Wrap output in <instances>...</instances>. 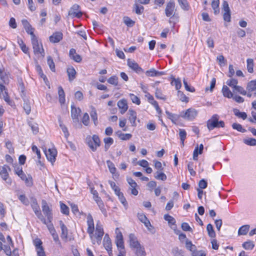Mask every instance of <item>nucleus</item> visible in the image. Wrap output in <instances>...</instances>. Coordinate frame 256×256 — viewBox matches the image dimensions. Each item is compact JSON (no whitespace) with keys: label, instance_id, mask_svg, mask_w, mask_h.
Wrapping results in <instances>:
<instances>
[{"label":"nucleus","instance_id":"1","mask_svg":"<svg viewBox=\"0 0 256 256\" xmlns=\"http://www.w3.org/2000/svg\"><path fill=\"white\" fill-rule=\"evenodd\" d=\"M128 243L130 248L135 250L138 256H141L145 254L144 248L140 244L138 238L134 234H129Z\"/></svg>","mask_w":256,"mask_h":256},{"label":"nucleus","instance_id":"2","mask_svg":"<svg viewBox=\"0 0 256 256\" xmlns=\"http://www.w3.org/2000/svg\"><path fill=\"white\" fill-rule=\"evenodd\" d=\"M176 8L175 2L174 0H170L166 5L165 9V14L166 16L170 17L176 19V22L174 24H176L178 21V16L176 14Z\"/></svg>","mask_w":256,"mask_h":256},{"label":"nucleus","instance_id":"3","mask_svg":"<svg viewBox=\"0 0 256 256\" xmlns=\"http://www.w3.org/2000/svg\"><path fill=\"white\" fill-rule=\"evenodd\" d=\"M31 206L37 217L45 224H47L46 222L41 213L40 206L38 204L37 200L35 198H30Z\"/></svg>","mask_w":256,"mask_h":256},{"label":"nucleus","instance_id":"4","mask_svg":"<svg viewBox=\"0 0 256 256\" xmlns=\"http://www.w3.org/2000/svg\"><path fill=\"white\" fill-rule=\"evenodd\" d=\"M86 142L90 149L94 152L97 148L100 146V140L97 135H93L92 136H88L86 138Z\"/></svg>","mask_w":256,"mask_h":256},{"label":"nucleus","instance_id":"5","mask_svg":"<svg viewBox=\"0 0 256 256\" xmlns=\"http://www.w3.org/2000/svg\"><path fill=\"white\" fill-rule=\"evenodd\" d=\"M31 40L34 54H41L42 57H44V52L42 46V44L38 42L36 36L31 38Z\"/></svg>","mask_w":256,"mask_h":256},{"label":"nucleus","instance_id":"6","mask_svg":"<svg viewBox=\"0 0 256 256\" xmlns=\"http://www.w3.org/2000/svg\"><path fill=\"white\" fill-rule=\"evenodd\" d=\"M87 224L88 226L87 232L89 234L90 239L93 244H95L94 240H93L94 231V220L92 215L89 214L87 216Z\"/></svg>","mask_w":256,"mask_h":256},{"label":"nucleus","instance_id":"7","mask_svg":"<svg viewBox=\"0 0 256 256\" xmlns=\"http://www.w3.org/2000/svg\"><path fill=\"white\" fill-rule=\"evenodd\" d=\"M248 97L256 98V79L248 82L246 85Z\"/></svg>","mask_w":256,"mask_h":256},{"label":"nucleus","instance_id":"8","mask_svg":"<svg viewBox=\"0 0 256 256\" xmlns=\"http://www.w3.org/2000/svg\"><path fill=\"white\" fill-rule=\"evenodd\" d=\"M198 112L194 108H188L186 112H182L180 116L185 119L188 120H194L197 116Z\"/></svg>","mask_w":256,"mask_h":256},{"label":"nucleus","instance_id":"9","mask_svg":"<svg viewBox=\"0 0 256 256\" xmlns=\"http://www.w3.org/2000/svg\"><path fill=\"white\" fill-rule=\"evenodd\" d=\"M42 208L44 214L47 217L49 222H50L52 218V210L50 208L47 202L44 200H42Z\"/></svg>","mask_w":256,"mask_h":256},{"label":"nucleus","instance_id":"10","mask_svg":"<svg viewBox=\"0 0 256 256\" xmlns=\"http://www.w3.org/2000/svg\"><path fill=\"white\" fill-rule=\"evenodd\" d=\"M116 244L118 248V250H124L123 236L122 232L120 231L118 228H116Z\"/></svg>","mask_w":256,"mask_h":256},{"label":"nucleus","instance_id":"11","mask_svg":"<svg viewBox=\"0 0 256 256\" xmlns=\"http://www.w3.org/2000/svg\"><path fill=\"white\" fill-rule=\"evenodd\" d=\"M79 5L77 4H74L68 11V16L72 18H80L82 15V13L80 11H79Z\"/></svg>","mask_w":256,"mask_h":256},{"label":"nucleus","instance_id":"12","mask_svg":"<svg viewBox=\"0 0 256 256\" xmlns=\"http://www.w3.org/2000/svg\"><path fill=\"white\" fill-rule=\"evenodd\" d=\"M219 116L218 114H214L211 118L208 120L206 126L208 128L211 130L215 128H218V120Z\"/></svg>","mask_w":256,"mask_h":256},{"label":"nucleus","instance_id":"13","mask_svg":"<svg viewBox=\"0 0 256 256\" xmlns=\"http://www.w3.org/2000/svg\"><path fill=\"white\" fill-rule=\"evenodd\" d=\"M8 170H10V167L8 166L4 165L0 170V176L7 184H10L12 180L8 178Z\"/></svg>","mask_w":256,"mask_h":256},{"label":"nucleus","instance_id":"14","mask_svg":"<svg viewBox=\"0 0 256 256\" xmlns=\"http://www.w3.org/2000/svg\"><path fill=\"white\" fill-rule=\"evenodd\" d=\"M44 151L48 160L53 164L56 160V157L57 154L56 150L55 148H49L46 150V148H45L44 150Z\"/></svg>","mask_w":256,"mask_h":256},{"label":"nucleus","instance_id":"15","mask_svg":"<svg viewBox=\"0 0 256 256\" xmlns=\"http://www.w3.org/2000/svg\"><path fill=\"white\" fill-rule=\"evenodd\" d=\"M103 244L106 250L108 251V255L112 256V242L108 234H106L104 236Z\"/></svg>","mask_w":256,"mask_h":256},{"label":"nucleus","instance_id":"16","mask_svg":"<svg viewBox=\"0 0 256 256\" xmlns=\"http://www.w3.org/2000/svg\"><path fill=\"white\" fill-rule=\"evenodd\" d=\"M222 10L224 11V19L225 21L230 22V11L228 4L226 1H224L222 4Z\"/></svg>","mask_w":256,"mask_h":256},{"label":"nucleus","instance_id":"17","mask_svg":"<svg viewBox=\"0 0 256 256\" xmlns=\"http://www.w3.org/2000/svg\"><path fill=\"white\" fill-rule=\"evenodd\" d=\"M128 66L138 74L143 72L142 69L139 66L138 64L134 60H128Z\"/></svg>","mask_w":256,"mask_h":256},{"label":"nucleus","instance_id":"18","mask_svg":"<svg viewBox=\"0 0 256 256\" xmlns=\"http://www.w3.org/2000/svg\"><path fill=\"white\" fill-rule=\"evenodd\" d=\"M22 22L25 28V30L27 33L30 35L31 38L36 36L34 32V28L32 27L31 25L30 24L28 21L26 20H22Z\"/></svg>","mask_w":256,"mask_h":256},{"label":"nucleus","instance_id":"19","mask_svg":"<svg viewBox=\"0 0 256 256\" xmlns=\"http://www.w3.org/2000/svg\"><path fill=\"white\" fill-rule=\"evenodd\" d=\"M118 106L120 110L121 114H124L128 109L127 102L124 99H122L118 102Z\"/></svg>","mask_w":256,"mask_h":256},{"label":"nucleus","instance_id":"20","mask_svg":"<svg viewBox=\"0 0 256 256\" xmlns=\"http://www.w3.org/2000/svg\"><path fill=\"white\" fill-rule=\"evenodd\" d=\"M128 114L129 115L128 120L132 124V126H136V113L135 111L132 110H129L128 112Z\"/></svg>","mask_w":256,"mask_h":256},{"label":"nucleus","instance_id":"21","mask_svg":"<svg viewBox=\"0 0 256 256\" xmlns=\"http://www.w3.org/2000/svg\"><path fill=\"white\" fill-rule=\"evenodd\" d=\"M62 38V34L61 32H56L50 37V40L53 43L59 42Z\"/></svg>","mask_w":256,"mask_h":256},{"label":"nucleus","instance_id":"22","mask_svg":"<svg viewBox=\"0 0 256 256\" xmlns=\"http://www.w3.org/2000/svg\"><path fill=\"white\" fill-rule=\"evenodd\" d=\"M69 56L70 58L77 62H80L82 61L81 56L76 54V50L74 48H71L69 52Z\"/></svg>","mask_w":256,"mask_h":256},{"label":"nucleus","instance_id":"23","mask_svg":"<svg viewBox=\"0 0 256 256\" xmlns=\"http://www.w3.org/2000/svg\"><path fill=\"white\" fill-rule=\"evenodd\" d=\"M203 150L204 146L202 144H200L199 146L198 145L196 146L193 152V159L194 160H198V155L201 154L202 153Z\"/></svg>","mask_w":256,"mask_h":256},{"label":"nucleus","instance_id":"24","mask_svg":"<svg viewBox=\"0 0 256 256\" xmlns=\"http://www.w3.org/2000/svg\"><path fill=\"white\" fill-rule=\"evenodd\" d=\"M138 217L139 220L142 222L147 228H149V226H151L149 220L144 214H138Z\"/></svg>","mask_w":256,"mask_h":256},{"label":"nucleus","instance_id":"25","mask_svg":"<svg viewBox=\"0 0 256 256\" xmlns=\"http://www.w3.org/2000/svg\"><path fill=\"white\" fill-rule=\"evenodd\" d=\"M81 110L80 108H76L74 106H72L71 116L72 118L75 120L76 122H78V116Z\"/></svg>","mask_w":256,"mask_h":256},{"label":"nucleus","instance_id":"26","mask_svg":"<svg viewBox=\"0 0 256 256\" xmlns=\"http://www.w3.org/2000/svg\"><path fill=\"white\" fill-rule=\"evenodd\" d=\"M60 225L62 230L61 238L62 239L66 240L68 238V229L62 220L60 221Z\"/></svg>","mask_w":256,"mask_h":256},{"label":"nucleus","instance_id":"27","mask_svg":"<svg viewBox=\"0 0 256 256\" xmlns=\"http://www.w3.org/2000/svg\"><path fill=\"white\" fill-rule=\"evenodd\" d=\"M222 92L223 96L224 97L228 98H231L233 97V94L230 90V88L228 87L227 86L224 85L222 88Z\"/></svg>","mask_w":256,"mask_h":256},{"label":"nucleus","instance_id":"28","mask_svg":"<svg viewBox=\"0 0 256 256\" xmlns=\"http://www.w3.org/2000/svg\"><path fill=\"white\" fill-rule=\"evenodd\" d=\"M58 94L59 96V102L61 104H64L65 102V94L61 86L58 88Z\"/></svg>","mask_w":256,"mask_h":256},{"label":"nucleus","instance_id":"29","mask_svg":"<svg viewBox=\"0 0 256 256\" xmlns=\"http://www.w3.org/2000/svg\"><path fill=\"white\" fill-rule=\"evenodd\" d=\"M91 108V112H90V115L91 116V118L92 120H93L94 124L95 126H96L98 124V116H97V113L96 108L92 106L90 107Z\"/></svg>","mask_w":256,"mask_h":256},{"label":"nucleus","instance_id":"30","mask_svg":"<svg viewBox=\"0 0 256 256\" xmlns=\"http://www.w3.org/2000/svg\"><path fill=\"white\" fill-rule=\"evenodd\" d=\"M67 73L70 82L76 78V72L73 67L67 69Z\"/></svg>","mask_w":256,"mask_h":256},{"label":"nucleus","instance_id":"31","mask_svg":"<svg viewBox=\"0 0 256 256\" xmlns=\"http://www.w3.org/2000/svg\"><path fill=\"white\" fill-rule=\"evenodd\" d=\"M146 74L148 76H154L162 75L163 74V72L156 71L154 68H151L150 70H147Z\"/></svg>","mask_w":256,"mask_h":256},{"label":"nucleus","instance_id":"32","mask_svg":"<svg viewBox=\"0 0 256 256\" xmlns=\"http://www.w3.org/2000/svg\"><path fill=\"white\" fill-rule=\"evenodd\" d=\"M230 78L226 82V84L234 90L238 86V80L232 77Z\"/></svg>","mask_w":256,"mask_h":256},{"label":"nucleus","instance_id":"33","mask_svg":"<svg viewBox=\"0 0 256 256\" xmlns=\"http://www.w3.org/2000/svg\"><path fill=\"white\" fill-rule=\"evenodd\" d=\"M104 232L102 225L100 224V221H98L96 224V233L95 235H99L103 236Z\"/></svg>","mask_w":256,"mask_h":256},{"label":"nucleus","instance_id":"34","mask_svg":"<svg viewBox=\"0 0 256 256\" xmlns=\"http://www.w3.org/2000/svg\"><path fill=\"white\" fill-rule=\"evenodd\" d=\"M117 136L119 138L123 140H128L132 138V134H123L120 131H118L116 132Z\"/></svg>","mask_w":256,"mask_h":256},{"label":"nucleus","instance_id":"35","mask_svg":"<svg viewBox=\"0 0 256 256\" xmlns=\"http://www.w3.org/2000/svg\"><path fill=\"white\" fill-rule=\"evenodd\" d=\"M233 92H235L240 93V94L244 96H248V91L247 90H244L242 86H237L234 90Z\"/></svg>","mask_w":256,"mask_h":256},{"label":"nucleus","instance_id":"36","mask_svg":"<svg viewBox=\"0 0 256 256\" xmlns=\"http://www.w3.org/2000/svg\"><path fill=\"white\" fill-rule=\"evenodd\" d=\"M247 70L248 72L252 73L254 72V60L252 58H248L246 60Z\"/></svg>","mask_w":256,"mask_h":256},{"label":"nucleus","instance_id":"37","mask_svg":"<svg viewBox=\"0 0 256 256\" xmlns=\"http://www.w3.org/2000/svg\"><path fill=\"white\" fill-rule=\"evenodd\" d=\"M250 229L249 225H244L241 226L238 230V235H246Z\"/></svg>","mask_w":256,"mask_h":256},{"label":"nucleus","instance_id":"38","mask_svg":"<svg viewBox=\"0 0 256 256\" xmlns=\"http://www.w3.org/2000/svg\"><path fill=\"white\" fill-rule=\"evenodd\" d=\"M233 112L236 116L242 118L243 120H245L247 118V114L245 112H240L236 108H234Z\"/></svg>","mask_w":256,"mask_h":256},{"label":"nucleus","instance_id":"39","mask_svg":"<svg viewBox=\"0 0 256 256\" xmlns=\"http://www.w3.org/2000/svg\"><path fill=\"white\" fill-rule=\"evenodd\" d=\"M179 136L180 138V142L182 146H184V141L186 138V130L184 129H180L179 130Z\"/></svg>","mask_w":256,"mask_h":256},{"label":"nucleus","instance_id":"40","mask_svg":"<svg viewBox=\"0 0 256 256\" xmlns=\"http://www.w3.org/2000/svg\"><path fill=\"white\" fill-rule=\"evenodd\" d=\"M24 109L27 114H30L31 112V106L28 100L24 99Z\"/></svg>","mask_w":256,"mask_h":256},{"label":"nucleus","instance_id":"41","mask_svg":"<svg viewBox=\"0 0 256 256\" xmlns=\"http://www.w3.org/2000/svg\"><path fill=\"white\" fill-rule=\"evenodd\" d=\"M155 178L162 180H166L167 178L166 176L162 172H160L158 171L156 172L154 176Z\"/></svg>","mask_w":256,"mask_h":256},{"label":"nucleus","instance_id":"42","mask_svg":"<svg viewBox=\"0 0 256 256\" xmlns=\"http://www.w3.org/2000/svg\"><path fill=\"white\" fill-rule=\"evenodd\" d=\"M106 164L110 172L112 173V174H114L116 171V169L114 163L112 162H111L110 160H108L106 161Z\"/></svg>","mask_w":256,"mask_h":256},{"label":"nucleus","instance_id":"43","mask_svg":"<svg viewBox=\"0 0 256 256\" xmlns=\"http://www.w3.org/2000/svg\"><path fill=\"white\" fill-rule=\"evenodd\" d=\"M212 6L214 10V13L217 14L219 12V0H212Z\"/></svg>","mask_w":256,"mask_h":256},{"label":"nucleus","instance_id":"44","mask_svg":"<svg viewBox=\"0 0 256 256\" xmlns=\"http://www.w3.org/2000/svg\"><path fill=\"white\" fill-rule=\"evenodd\" d=\"M254 244L252 241L248 240L242 244V247L246 250H251L254 248Z\"/></svg>","mask_w":256,"mask_h":256},{"label":"nucleus","instance_id":"45","mask_svg":"<svg viewBox=\"0 0 256 256\" xmlns=\"http://www.w3.org/2000/svg\"><path fill=\"white\" fill-rule=\"evenodd\" d=\"M206 230L210 238H214L216 236V234L212 224H208L206 226Z\"/></svg>","mask_w":256,"mask_h":256},{"label":"nucleus","instance_id":"46","mask_svg":"<svg viewBox=\"0 0 256 256\" xmlns=\"http://www.w3.org/2000/svg\"><path fill=\"white\" fill-rule=\"evenodd\" d=\"M178 96L180 98V100L183 102H188V98L187 97L183 92L178 90Z\"/></svg>","mask_w":256,"mask_h":256},{"label":"nucleus","instance_id":"47","mask_svg":"<svg viewBox=\"0 0 256 256\" xmlns=\"http://www.w3.org/2000/svg\"><path fill=\"white\" fill-rule=\"evenodd\" d=\"M178 4L182 9L184 10H188V4L186 0H178Z\"/></svg>","mask_w":256,"mask_h":256},{"label":"nucleus","instance_id":"48","mask_svg":"<svg viewBox=\"0 0 256 256\" xmlns=\"http://www.w3.org/2000/svg\"><path fill=\"white\" fill-rule=\"evenodd\" d=\"M58 122H59L60 126L62 128V132H64V136L66 138H68L69 136V133H68V130L66 127L63 124L62 122L60 120H58Z\"/></svg>","mask_w":256,"mask_h":256},{"label":"nucleus","instance_id":"49","mask_svg":"<svg viewBox=\"0 0 256 256\" xmlns=\"http://www.w3.org/2000/svg\"><path fill=\"white\" fill-rule=\"evenodd\" d=\"M244 143L248 146H256V139L254 138H248L244 140Z\"/></svg>","mask_w":256,"mask_h":256},{"label":"nucleus","instance_id":"50","mask_svg":"<svg viewBox=\"0 0 256 256\" xmlns=\"http://www.w3.org/2000/svg\"><path fill=\"white\" fill-rule=\"evenodd\" d=\"M124 22L129 27L132 26L135 23L134 21L132 20L128 16H124Z\"/></svg>","mask_w":256,"mask_h":256},{"label":"nucleus","instance_id":"51","mask_svg":"<svg viewBox=\"0 0 256 256\" xmlns=\"http://www.w3.org/2000/svg\"><path fill=\"white\" fill-rule=\"evenodd\" d=\"M47 62L51 70L55 72V64L51 56L48 57Z\"/></svg>","mask_w":256,"mask_h":256},{"label":"nucleus","instance_id":"52","mask_svg":"<svg viewBox=\"0 0 256 256\" xmlns=\"http://www.w3.org/2000/svg\"><path fill=\"white\" fill-rule=\"evenodd\" d=\"M172 253L174 256H184L183 252L178 247H175L172 248Z\"/></svg>","mask_w":256,"mask_h":256},{"label":"nucleus","instance_id":"53","mask_svg":"<svg viewBox=\"0 0 256 256\" xmlns=\"http://www.w3.org/2000/svg\"><path fill=\"white\" fill-rule=\"evenodd\" d=\"M3 98L9 105L12 106L14 102L12 100H10V98L8 96V93L6 91H5L4 94H2Z\"/></svg>","mask_w":256,"mask_h":256},{"label":"nucleus","instance_id":"54","mask_svg":"<svg viewBox=\"0 0 256 256\" xmlns=\"http://www.w3.org/2000/svg\"><path fill=\"white\" fill-rule=\"evenodd\" d=\"M186 248L190 250V251H194L196 249V246L194 245L192 242L188 240H186Z\"/></svg>","mask_w":256,"mask_h":256},{"label":"nucleus","instance_id":"55","mask_svg":"<svg viewBox=\"0 0 256 256\" xmlns=\"http://www.w3.org/2000/svg\"><path fill=\"white\" fill-rule=\"evenodd\" d=\"M155 96L157 98L166 100V97L162 92L161 90L158 88L156 89L155 92Z\"/></svg>","mask_w":256,"mask_h":256},{"label":"nucleus","instance_id":"56","mask_svg":"<svg viewBox=\"0 0 256 256\" xmlns=\"http://www.w3.org/2000/svg\"><path fill=\"white\" fill-rule=\"evenodd\" d=\"M6 146L8 150V152L10 154L14 153V148L10 141L8 140H6Z\"/></svg>","mask_w":256,"mask_h":256},{"label":"nucleus","instance_id":"57","mask_svg":"<svg viewBox=\"0 0 256 256\" xmlns=\"http://www.w3.org/2000/svg\"><path fill=\"white\" fill-rule=\"evenodd\" d=\"M172 84L174 85L176 88L177 90H178L179 89H180L182 86L181 82L179 78H178V79L174 78V80L172 82Z\"/></svg>","mask_w":256,"mask_h":256},{"label":"nucleus","instance_id":"58","mask_svg":"<svg viewBox=\"0 0 256 256\" xmlns=\"http://www.w3.org/2000/svg\"><path fill=\"white\" fill-rule=\"evenodd\" d=\"M130 98L133 103H134L138 105L140 104V99L136 96L132 94H130Z\"/></svg>","mask_w":256,"mask_h":256},{"label":"nucleus","instance_id":"59","mask_svg":"<svg viewBox=\"0 0 256 256\" xmlns=\"http://www.w3.org/2000/svg\"><path fill=\"white\" fill-rule=\"evenodd\" d=\"M232 127L234 129L236 130L238 132H246V130L243 128L242 125L239 124L234 123L232 124Z\"/></svg>","mask_w":256,"mask_h":256},{"label":"nucleus","instance_id":"60","mask_svg":"<svg viewBox=\"0 0 256 256\" xmlns=\"http://www.w3.org/2000/svg\"><path fill=\"white\" fill-rule=\"evenodd\" d=\"M134 8L136 13L138 14H142L144 11V7L142 6H139L136 4H134Z\"/></svg>","mask_w":256,"mask_h":256},{"label":"nucleus","instance_id":"61","mask_svg":"<svg viewBox=\"0 0 256 256\" xmlns=\"http://www.w3.org/2000/svg\"><path fill=\"white\" fill-rule=\"evenodd\" d=\"M60 209L61 212L62 214L68 215L69 214V208H68L64 204H60Z\"/></svg>","mask_w":256,"mask_h":256},{"label":"nucleus","instance_id":"62","mask_svg":"<svg viewBox=\"0 0 256 256\" xmlns=\"http://www.w3.org/2000/svg\"><path fill=\"white\" fill-rule=\"evenodd\" d=\"M0 78L4 84H8L9 82V79L8 76L2 72V73H0Z\"/></svg>","mask_w":256,"mask_h":256},{"label":"nucleus","instance_id":"63","mask_svg":"<svg viewBox=\"0 0 256 256\" xmlns=\"http://www.w3.org/2000/svg\"><path fill=\"white\" fill-rule=\"evenodd\" d=\"M20 200L24 205L28 206L29 204V200L25 195L22 194L18 196Z\"/></svg>","mask_w":256,"mask_h":256},{"label":"nucleus","instance_id":"64","mask_svg":"<svg viewBox=\"0 0 256 256\" xmlns=\"http://www.w3.org/2000/svg\"><path fill=\"white\" fill-rule=\"evenodd\" d=\"M108 82L112 84L117 86L118 84V78L116 76H112L108 79Z\"/></svg>","mask_w":256,"mask_h":256}]
</instances>
